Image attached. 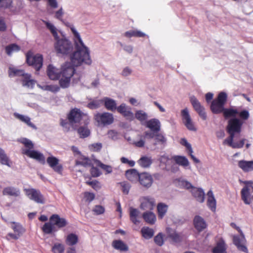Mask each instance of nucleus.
Returning <instances> with one entry per match:
<instances>
[{"label": "nucleus", "instance_id": "412c9836", "mask_svg": "<svg viewBox=\"0 0 253 253\" xmlns=\"http://www.w3.org/2000/svg\"><path fill=\"white\" fill-rule=\"evenodd\" d=\"M191 192L193 197L199 202L202 203L205 201V192L203 189L201 188H196L194 187L191 190Z\"/></svg>", "mask_w": 253, "mask_h": 253}, {"label": "nucleus", "instance_id": "338daca9", "mask_svg": "<svg viewBox=\"0 0 253 253\" xmlns=\"http://www.w3.org/2000/svg\"><path fill=\"white\" fill-rule=\"evenodd\" d=\"M19 238H20V237L19 236H18L17 235V234L15 233H9L7 234V235L6 236V238L8 240H10L11 239H14V240H17Z\"/></svg>", "mask_w": 253, "mask_h": 253}, {"label": "nucleus", "instance_id": "f3484780", "mask_svg": "<svg viewBox=\"0 0 253 253\" xmlns=\"http://www.w3.org/2000/svg\"><path fill=\"white\" fill-rule=\"evenodd\" d=\"M193 224L195 228L199 231L201 232L206 228L207 226V223L205 219L200 215H196L193 219Z\"/></svg>", "mask_w": 253, "mask_h": 253}, {"label": "nucleus", "instance_id": "c756f323", "mask_svg": "<svg viewBox=\"0 0 253 253\" xmlns=\"http://www.w3.org/2000/svg\"><path fill=\"white\" fill-rule=\"evenodd\" d=\"M142 217L145 221L150 224H154L156 220L155 214L151 211L144 212Z\"/></svg>", "mask_w": 253, "mask_h": 253}, {"label": "nucleus", "instance_id": "e2e57ef3", "mask_svg": "<svg viewBox=\"0 0 253 253\" xmlns=\"http://www.w3.org/2000/svg\"><path fill=\"white\" fill-rule=\"evenodd\" d=\"M156 132L151 131H146L144 133V137L146 139H152L155 138Z\"/></svg>", "mask_w": 253, "mask_h": 253}, {"label": "nucleus", "instance_id": "680f3d73", "mask_svg": "<svg viewBox=\"0 0 253 253\" xmlns=\"http://www.w3.org/2000/svg\"><path fill=\"white\" fill-rule=\"evenodd\" d=\"M13 0H1L0 6L3 8H10L12 6Z\"/></svg>", "mask_w": 253, "mask_h": 253}, {"label": "nucleus", "instance_id": "49530a36", "mask_svg": "<svg viewBox=\"0 0 253 253\" xmlns=\"http://www.w3.org/2000/svg\"><path fill=\"white\" fill-rule=\"evenodd\" d=\"M190 101L195 111H202V106L194 96L190 97Z\"/></svg>", "mask_w": 253, "mask_h": 253}, {"label": "nucleus", "instance_id": "4c0bfd02", "mask_svg": "<svg viewBox=\"0 0 253 253\" xmlns=\"http://www.w3.org/2000/svg\"><path fill=\"white\" fill-rule=\"evenodd\" d=\"M12 223L11 228L13 230L14 233L20 237L25 232V228L19 223L13 222Z\"/></svg>", "mask_w": 253, "mask_h": 253}, {"label": "nucleus", "instance_id": "6e6d98bb", "mask_svg": "<svg viewBox=\"0 0 253 253\" xmlns=\"http://www.w3.org/2000/svg\"><path fill=\"white\" fill-rule=\"evenodd\" d=\"M179 184L181 186L185 188L186 189H193L194 187L192 185V184L188 181L185 180H182L179 181Z\"/></svg>", "mask_w": 253, "mask_h": 253}, {"label": "nucleus", "instance_id": "7c9ffc66", "mask_svg": "<svg viewBox=\"0 0 253 253\" xmlns=\"http://www.w3.org/2000/svg\"><path fill=\"white\" fill-rule=\"evenodd\" d=\"M14 116L16 118L18 119L22 122H24L28 126L32 127L34 129H37V127H36V126L34 124H33V123H32L31 122V119L29 117H28L27 116H24L23 115L19 114L17 113H15L14 114Z\"/></svg>", "mask_w": 253, "mask_h": 253}, {"label": "nucleus", "instance_id": "a211bd4d", "mask_svg": "<svg viewBox=\"0 0 253 253\" xmlns=\"http://www.w3.org/2000/svg\"><path fill=\"white\" fill-rule=\"evenodd\" d=\"M250 191V189L247 186L244 187L241 190L242 199L247 205H250L253 200V194Z\"/></svg>", "mask_w": 253, "mask_h": 253}, {"label": "nucleus", "instance_id": "ddd939ff", "mask_svg": "<svg viewBox=\"0 0 253 253\" xmlns=\"http://www.w3.org/2000/svg\"><path fill=\"white\" fill-rule=\"evenodd\" d=\"M46 162L54 171L58 173L62 172L63 167L59 164V160L57 158L52 156L48 157L46 159Z\"/></svg>", "mask_w": 253, "mask_h": 253}, {"label": "nucleus", "instance_id": "f704fd0d", "mask_svg": "<svg viewBox=\"0 0 253 253\" xmlns=\"http://www.w3.org/2000/svg\"><path fill=\"white\" fill-rule=\"evenodd\" d=\"M213 253H227L225 243L223 241L217 242L216 246L212 249Z\"/></svg>", "mask_w": 253, "mask_h": 253}, {"label": "nucleus", "instance_id": "de8ad7c7", "mask_svg": "<svg viewBox=\"0 0 253 253\" xmlns=\"http://www.w3.org/2000/svg\"><path fill=\"white\" fill-rule=\"evenodd\" d=\"M76 165H81L84 167H87L88 166H91L92 163L91 160L89 158L85 157L81 161H77Z\"/></svg>", "mask_w": 253, "mask_h": 253}, {"label": "nucleus", "instance_id": "473e14b6", "mask_svg": "<svg viewBox=\"0 0 253 253\" xmlns=\"http://www.w3.org/2000/svg\"><path fill=\"white\" fill-rule=\"evenodd\" d=\"M155 140L156 142L153 143L154 146H156L157 144H159L164 147L167 144V138L163 133H159V132L156 133Z\"/></svg>", "mask_w": 253, "mask_h": 253}, {"label": "nucleus", "instance_id": "a18cd8bd", "mask_svg": "<svg viewBox=\"0 0 253 253\" xmlns=\"http://www.w3.org/2000/svg\"><path fill=\"white\" fill-rule=\"evenodd\" d=\"M81 137L85 138L90 135V130L86 126H81L78 129Z\"/></svg>", "mask_w": 253, "mask_h": 253}, {"label": "nucleus", "instance_id": "c85d7f7f", "mask_svg": "<svg viewBox=\"0 0 253 253\" xmlns=\"http://www.w3.org/2000/svg\"><path fill=\"white\" fill-rule=\"evenodd\" d=\"M168 205L165 203H159L158 204L157 209L159 218L162 219L165 216L168 211Z\"/></svg>", "mask_w": 253, "mask_h": 253}, {"label": "nucleus", "instance_id": "774afa93", "mask_svg": "<svg viewBox=\"0 0 253 253\" xmlns=\"http://www.w3.org/2000/svg\"><path fill=\"white\" fill-rule=\"evenodd\" d=\"M98 105L99 103H98L97 101H93L92 102L89 103L87 104V107H88L89 109L93 110L96 109L98 107Z\"/></svg>", "mask_w": 253, "mask_h": 253}, {"label": "nucleus", "instance_id": "0e129e2a", "mask_svg": "<svg viewBox=\"0 0 253 253\" xmlns=\"http://www.w3.org/2000/svg\"><path fill=\"white\" fill-rule=\"evenodd\" d=\"M64 15V12L62 8H60L58 11L55 12V17L63 22L62 17Z\"/></svg>", "mask_w": 253, "mask_h": 253}, {"label": "nucleus", "instance_id": "c9c22d12", "mask_svg": "<svg viewBox=\"0 0 253 253\" xmlns=\"http://www.w3.org/2000/svg\"><path fill=\"white\" fill-rule=\"evenodd\" d=\"M23 86L33 87L35 85V81L31 79V76L28 74H25L21 80Z\"/></svg>", "mask_w": 253, "mask_h": 253}, {"label": "nucleus", "instance_id": "e433bc0d", "mask_svg": "<svg viewBox=\"0 0 253 253\" xmlns=\"http://www.w3.org/2000/svg\"><path fill=\"white\" fill-rule=\"evenodd\" d=\"M104 106L105 108L108 110L113 111L116 109V101L110 98L105 97L104 99Z\"/></svg>", "mask_w": 253, "mask_h": 253}, {"label": "nucleus", "instance_id": "5fc2aeb1", "mask_svg": "<svg viewBox=\"0 0 253 253\" xmlns=\"http://www.w3.org/2000/svg\"><path fill=\"white\" fill-rule=\"evenodd\" d=\"M155 243L159 246H162L164 244L163 235L161 233H159L154 237Z\"/></svg>", "mask_w": 253, "mask_h": 253}, {"label": "nucleus", "instance_id": "f8f14e48", "mask_svg": "<svg viewBox=\"0 0 253 253\" xmlns=\"http://www.w3.org/2000/svg\"><path fill=\"white\" fill-rule=\"evenodd\" d=\"M139 182L140 185L146 189L150 188L154 182L152 175L148 172L140 173Z\"/></svg>", "mask_w": 253, "mask_h": 253}, {"label": "nucleus", "instance_id": "dca6fc26", "mask_svg": "<svg viewBox=\"0 0 253 253\" xmlns=\"http://www.w3.org/2000/svg\"><path fill=\"white\" fill-rule=\"evenodd\" d=\"M182 121L186 127L190 130L196 131V128L194 126L188 112H181Z\"/></svg>", "mask_w": 253, "mask_h": 253}, {"label": "nucleus", "instance_id": "9b49d317", "mask_svg": "<svg viewBox=\"0 0 253 253\" xmlns=\"http://www.w3.org/2000/svg\"><path fill=\"white\" fill-rule=\"evenodd\" d=\"M140 202V209L146 211L153 210L155 205V199L149 196L142 197Z\"/></svg>", "mask_w": 253, "mask_h": 253}, {"label": "nucleus", "instance_id": "a19ab883", "mask_svg": "<svg viewBox=\"0 0 253 253\" xmlns=\"http://www.w3.org/2000/svg\"><path fill=\"white\" fill-rule=\"evenodd\" d=\"M141 232L143 237L146 239L151 238L154 234L153 229L148 227H143L141 230Z\"/></svg>", "mask_w": 253, "mask_h": 253}, {"label": "nucleus", "instance_id": "6ab92c4d", "mask_svg": "<svg viewBox=\"0 0 253 253\" xmlns=\"http://www.w3.org/2000/svg\"><path fill=\"white\" fill-rule=\"evenodd\" d=\"M21 192L18 188L13 186L5 187L2 191V194L4 196L17 197L20 195Z\"/></svg>", "mask_w": 253, "mask_h": 253}, {"label": "nucleus", "instance_id": "b1692460", "mask_svg": "<svg viewBox=\"0 0 253 253\" xmlns=\"http://www.w3.org/2000/svg\"><path fill=\"white\" fill-rule=\"evenodd\" d=\"M208 200L207 205L210 209L212 211H215L216 210V200L214 198L212 191L210 190L207 193Z\"/></svg>", "mask_w": 253, "mask_h": 253}, {"label": "nucleus", "instance_id": "1a4fd4ad", "mask_svg": "<svg viewBox=\"0 0 253 253\" xmlns=\"http://www.w3.org/2000/svg\"><path fill=\"white\" fill-rule=\"evenodd\" d=\"M28 198L37 203L43 204L45 202L43 196L39 190L34 188L25 189Z\"/></svg>", "mask_w": 253, "mask_h": 253}, {"label": "nucleus", "instance_id": "bb28decb", "mask_svg": "<svg viewBox=\"0 0 253 253\" xmlns=\"http://www.w3.org/2000/svg\"><path fill=\"white\" fill-rule=\"evenodd\" d=\"M238 166L244 171L248 172L253 170V161L241 160L239 161Z\"/></svg>", "mask_w": 253, "mask_h": 253}, {"label": "nucleus", "instance_id": "a878e982", "mask_svg": "<svg viewBox=\"0 0 253 253\" xmlns=\"http://www.w3.org/2000/svg\"><path fill=\"white\" fill-rule=\"evenodd\" d=\"M42 229V232L46 234H50L58 231V229L54 227L52 222L50 220L49 222L45 223Z\"/></svg>", "mask_w": 253, "mask_h": 253}, {"label": "nucleus", "instance_id": "9d476101", "mask_svg": "<svg viewBox=\"0 0 253 253\" xmlns=\"http://www.w3.org/2000/svg\"><path fill=\"white\" fill-rule=\"evenodd\" d=\"M95 119L98 125L103 126L111 124L114 120L112 114L108 112H104L101 114L98 113L95 116Z\"/></svg>", "mask_w": 253, "mask_h": 253}, {"label": "nucleus", "instance_id": "ea45409f", "mask_svg": "<svg viewBox=\"0 0 253 253\" xmlns=\"http://www.w3.org/2000/svg\"><path fill=\"white\" fill-rule=\"evenodd\" d=\"M78 241V237L74 233L69 234L66 238V243L67 245L73 246L76 245Z\"/></svg>", "mask_w": 253, "mask_h": 253}, {"label": "nucleus", "instance_id": "20e7f679", "mask_svg": "<svg viewBox=\"0 0 253 253\" xmlns=\"http://www.w3.org/2000/svg\"><path fill=\"white\" fill-rule=\"evenodd\" d=\"M20 142L27 148V149H22L23 154L37 160L42 164H45V157L40 152L32 150L34 146L31 140L26 138H23L20 139Z\"/></svg>", "mask_w": 253, "mask_h": 253}, {"label": "nucleus", "instance_id": "6e6552de", "mask_svg": "<svg viewBox=\"0 0 253 253\" xmlns=\"http://www.w3.org/2000/svg\"><path fill=\"white\" fill-rule=\"evenodd\" d=\"M236 228L240 232V236H234L233 237V243L239 251L248 253V249L245 246L246 240L245 235L239 227H237Z\"/></svg>", "mask_w": 253, "mask_h": 253}, {"label": "nucleus", "instance_id": "423d86ee", "mask_svg": "<svg viewBox=\"0 0 253 253\" xmlns=\"http://www.w3.org/2000/svg\"><path fill=\"white\" fill-rule=\"evenodd\" d=\"M26 61L29 65L33 66L36 71H39L42 66L43 57L42 55L40 54L32 55L31 52H28L26 54Z\"/></svg>", "mask_w": 253, "mask_h": 253}, {"label": "nucleus", "instance_id": "393cba45", "mask_svg": "<svg viewBox=\"0 0 253 253\" xmlns=\"http://www.w3.org/2000/svg\"><path fill=\"white\" fill-rule=\"evenodd\" d=\"M140 173L135 169H130L126 172V176L127 179L132 182H136L139 180Z\"/></svg>", "mask_w": 253, "mask_h": 253}, {"label": "nucleus", "instance_id": "603ef678", "mask_svg": "<svg viewBox=\"0 0 253 253\" xmlns=\"http://www.w3.org/2000/svg\"><path fill=\"white\" fill-rule=\"evenodd\" d=\"M46 27L50 31L51 33L52 34L53 36L54 37L55 39L57 38L58 34L56 32V28L52 24L48 22H44Z\"/></svg>", "mask_w": 253, "mask_h": 253}, {"label": "nucleus", "instance_id": "052dcab7", "mask_svg": "<svg viewBox=\"0 0 253 253\" xmlns=\"http://www.w3.org/2000/svg\"><path fill=\"white\" fill-rule=\"evenodd\" d=\"M180 144L186 147L188 152L193 153V150L191 145L189 143L185 138H182L180 141Z\"/></svg>", "mask_w": 253, "mask_h": 253}, {"label": "nucleus", "instance_id": "58836bf2", "mask_svg": "<svg viewBox=\"0 0 253 253\" xmlns=\"http://www.w3.org/2000/svg\"><path fill=\"white\" fill-rule=\"evenodd\" d=\"M5 50L6 53L8 56H10L12 53L19 51L20 50V47L15 43H11L7 45L5 47Z\"/></svg>", "mask_w": 253, "mask_h": 253}, {"label": "nucleus", "instance_id": "39448f33", "mask_svg": "<svg viewBox=\"0 0 253 253\" xmlns=\"http://www.w3.org/2000/svg\"><path fill=\"white\" fill-rule=\"evenodd\" d=\"M225 119H228L227 129H230L239 133L241 131L243 123L236 118V115L239 112H223Z\"/></svg>", "mask_w": 253, "mask_h": 253}, {"label": "nucleus", "instance_id": "72a5a7b5", "mask_svg": "<svg viewBox=\"0 0 253 253\" xmlns=\"http://www.w3.org/2000/svg\"><path fill=\"white\" fill-rule=\"evenodd\" d=\"M173 160L176 164L181 166L184 168L189 166V162L188 159L184 156H175L173 157Z\"/></svg>", "mask_w": 253, "mask_h": 253}, {"label": "nucleus", "instance_id": "4be33fe9", "mask_svg": "<svg viewBox=\"0 0 253 253\" xmlns=\"http://www.w3.org/2000/svg\"><path fill=\"white\" fill-rule=\"evenodd\" d=\"M146 126L152 131L158 132L161 129V123L158 119H152L147 122Z\"/></svg>", "mask_w": 253, "mask_h": 253}, {"label": "nucleus", "instance_id": "8fccbe9b", "mask_svg": "<svg viewBox=\"0 0 253 253\" xmlns=\"http://www.w3.org/2000/svg\"><path fill=\"white\" fill-rule=\"evenodd\" d=\"M0 162L4 165L9 166L8 158L4 153V151L0 148Z\"/></svg>", "mask_w": 253, "mask_h": 253}, {"label": "nucleus", "instance_id": "4d7b16f0", "mask_svg": "<svg viewBox=\"0 0 253 253\" xmlns=\"http://www.w3.org/2000/svg\"><path fill=\"white\" fill-rule=\"evenodd\" d=\"M90 172L91 176L93 177H98L101 174V172L100 170L94 166H92Z\"/></svg>", "mask_w": 253, "mask_h": 253}, {"label": "nucleus", "instance_id": "37998d69", "mask_svg": "<svg viewBox=\"0 0 253 253\" xmlns=\"http://www.w3.org/2000/svg\"><path fill=\"white\" fill-rule=\"evenodd\" d=\"M125 36L127 38L135 37H144L145 34L143 32L138 30H130L127 31L125 33Z\"/></svg>", "mask_w": 253, "mask_h": 253}, {"label": "nucleus", "instance_id": "2eb2a0df", "mask_svg": "<svg viewBox=\"0 0 253 253\" xmlns=\"http://www.w3.org/2000/svg\"><path fill=\"white\" fill-rule=\"evenodd\" d=\"M49 220L54 225V227L58 228H61L65 227L67 224V221L64 218H61L56 214H52L49 218Z\"/></svg>", "mask_w": 253, "mask_h": 253}, {"label": "nucleus", "instance_id": "4468645a", "mask_svg": "<svg viewBox=\"0 0 253 253\" xmlns=\"http://www.w3.org/2000/svg\"><path fill=\"white\" fill-rule=\"evenodd\" d=\"M122 115L129 120H132L134 118L140 121H145L147 118V115L146 113L142 112H136L135 117L132 112H120Z\"/></svg>", "mask_w": 253, "mask_h": 253}, {"label": "nucleus", "instance_id": "2f4dec72", "mask_svg": "<svg viewBox=\"0 0 253 253\" xmlns=\"http://www.w3.org/2000/svg\"><path fill=\"white\" fill-rule=\"evenodd\" d=\"M138 164L142 168H149L153 163L151 157L143 156L138 161Z\"/></svg>", "mask_w": 253, "mask_h": 253}, {"label": "nucleus", "instance_id": "f03ea898", "mask_svg": "<svg viewBox=\"0 0 253 253\" xmlns=\"http://www.w3.org/2000/svg\"><path fill=\"white\" fill-rule=\"evenodd\" d=\"M213 98V94L211 92H208L205 95L206 101L210 104L211 111H235L225 108L228 100V95L225 92L221 91L214 99Z\"/></svg>", "mask_w": 253, "mask_h": 253}, {"label": "nucleus", "instance_id": "13d9d810", "mask_svg": "<svg viewBox=\"0 0 253 253\" xmlns=\"http://www.w3.org/2000/svg\"><path fill=\"white\" fill-rule=\"evenodd\" d=\"M92 211L96 214L99 215L102 214L105 211V209L103 207L100 205L95 206Z\"/></svg>", "mask_w": 253, "mask_h": 253}, {"label": "nucleus", "instance_id": "0eeeda50", "mask_svg": "<svg viewBox=\"0 0 253 253\" xmlns=\"http://www.w3.org/2000/svg\"><path fill=\"white\" fill-rule=\"evenodd\" d=\"M55 48L58 53L67 54L71 52L72 45L69 40L66 39H61L57 41Z\"/></svg>", "mask_w": 253, "mask_h": 253}, {"label": "nucleus", "instance_id": "79ce46f5", "mask_svg": "<svg viewBox=\"0 0 253 253\" xmlns=\"http://www.w3.org/2000/svg\"><path fill=\"white\" fill-rule=\"evenodd\" d=\"M8 74L9 76L10 77L15 76L23 77L25 73L23 70H19L15 68H9L8 70Z\"/></svg>", "mask_w": 253, "mask_h": 253}, {"label": "nucleus", "instance_id": "bf43d9fd", "mask_svg": "<svg viewBox=\"0 0 253 253\" xmlns=\"http://www.w3.org/2000/svg\"><path fill=\"white\" fill-rule=\"evenodd\" d=\"M120 184L122 187V190L123 192L126 194H127L129 192V189L130 187V185L129 183L126 182H123L120 183Z\"/></svg>", "mask_w": 253, "mask_h": 253}, {"label": "nucleus", "instance_id": "5701e85b", "mask_svg": "<svg viewBox=\"0 0 253 253\" xmlns=\"http://www.w3.org/2000/svg\"><path fill=\"white\" fill-rule=\"evenodd\" d=\"M112 246L115 249L120 252H127L128 251L127 245L121 240H114L112 242Z\"/></svg>", "mask_w": 253, "mask_h": 253}, {"label": "nucleus", "instance_id": "cd10ccee", "mask_svg": "<svg viewBox=\"0 0 253 253\" xmlns=\"http://www.w3.org/2000/svg\"><path fill=\"white\" fill-rule=\"evenodd\" d=\"M129 217L131 221L134 224H137L139 223V221L137 219L140 214L139 211L135 208L130 207L129 208Z\"/></svg>", "mask_w": 253, "mask_h": 253}, {"label": "nucleus", "instance_id": "f257e3e1", "mask_svg": "<svg viewBox=\"0 0 253 253\" xmlns=\"http://www.w3.org/2000/svg\"><path fill=\"white\" fill-rule=\"evenodd\" d=\"M70 28L76 39L75 40L76 50L71 57V62H66L61 67L59 84L62 88L69 86L71 78L75 72L74 66H78L83 63L90 65L92 62L89 50L84 44L80 34L73 26Z\"/></svg>", "mask_w": 253, "mask_h": 253}, {"label": "nucleus", "instance_id": "69168bd1", "mask_svg": "<svg viewBox=\"0 0 253 253\" xmlns=\"http://www.w3.org/2000/svg\"><path fill=\"white\" fill-rule=\"evenodd\" d=\"M84 197L87 201L90 202L94 200L95 195L92 193L85 192L84 193Z\"/></svg>", "mask_w": 253, "mask_h": 253}, {"label": "nucleus", "instance_id": "864d4df0", "mask_svg": "<svg viewBox=\"0 0 253 253\" xmlns=\"http://www.w3.org/2000/svg\"><path fill=\"white\" fill-rule=\"evenodd\" d=\"M52 252L54 253H62L64 252V248L61 244H55L52 248Z\"/></svg>", "mask_w": 253, "mask_h": 253}, {"label": "nucleus", "instance_id": "7ed1b4c3", "mask_svg": "<svg viewBox=\"0 0 253 253\" xmlns=\"http://www.w3.org/2000/svg\"><path fill=\"white\" fill-rule=\"evenodd\" d=\"M87 116L82 112H70L67 115V119H60V125L63 127L64 130L68 131L70 130V126L73 127L77 126L82 124V121L84 120L85 124H88Z\"/></svg>", "mask_w": 253, "mask_h": 253}, {"label": "nucleus", "instance_id": "09e8293b", "mask_svg": "<svg viewBox=\"0 0 253 253\" xmlns=\"http://www.w3.org/2000/svg\"><path fill=\"white\" fill-rule=\"evenodd\" d=\"M95 163L97 166L100 167L102 169L105 170L108 173H110L112 172V168L111 166L105 165L102 163L99 160H96Z\"/></svg>", "mask_w": 253, "mask_h": 253}, {"label": "nucleus", "instance_id": "3c124183", "mask_svg": "<svg viewBox=\"0 0 253 253\" xmlns=\"http://www.w3.org/2000/svg\"><path fill=\"white\" fill-rule=\"evenodd\" d=\"M85 183L86 184L91 186L95 190H98L101 188L100 184L97 180L86 181Z\"/></svg>", "mask_w": 253, "mask_h": 253}, {"label": "nucleus", "instance_id": "aec40b11", "mask_svg": "<svg viewBox=\"0 0 253 253\" xmlns=\"http://www.w3.org/2000/svg\"><path fill=\"white\" fill-rule=\"evenodd\" d=\"M47 74L49 78L52 80H57L60 78V71L52 65H48Z\"/></svg>", "mask_w": 253, "mask_h": 253}, {"label": "nucleus", "instance_id": "c03bdc74", "mask_svg": "<svg viewBox=\"0 0 253 253\" xmlns=\"http://www.w3.org/2000/svg\"><path fill=\"white\" fill-rule=\"evenodd\" d=\"M168 237L175 243H179L182 241V238L180 234L174 231L169 232Z\"/></svg>", "mask_w": 253, "mask_h": 253}]
</instances>
